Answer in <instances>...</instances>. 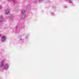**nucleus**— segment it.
<instances>
[{
  "mask_svg": "<svg viewBox=\"0 0 79 79\" xmlns=\"http://www.w3.org/2000/svg\"><path fill=\"white\" fill-rule=\"evenodd\" d=\"M44 0H39V2H43Z\"/></svg>",
  "mask_w": 79,
  "mask_h": 79,
  "instance_id": "f8f14e48",
  "label": "nucleus"
},
{
  "mask_svg": "<svg viewBox=\"0 0 79 79\" xmlns=\"http://www.w3.org/2000/svg\"><path fill=\"white\" fill-rule=\"evenodd\" d=\"M10 13V10L8 9H6L5 10V15H8Z\"/></svg>",
  "mask_w": 79,
  "mask_h": 79,
  "instance_id": "7ed1b4c3",
  "label": "nucleus"
},
{
  "mask_svg": "<svg viewBox=\"0 0 79 79\" xmlns=\"http://www.w3.org/2000/svg\"><path fill=\"white\" fill-rule=\"evenodd\" d=\"M10 20H12V19H13V16H10Z\"/></svg>",
  "mask_w": 79,
  "mask_h": 79,
  "instance_id": "6e6552de",
  "label": "nucleus"
},
{
  "mask_svg": "<svg viewBox=\"0 0 79 79\" xmlns=\"http://www.w3.org/2000/svg\"><path fill=\"white\" fill-rule=\"evenodd\" d=\"M3 8V6H0V10H1V9H2Z\"/></svg>",
  "mask_w": 79,
  "mask_h": 79,
  "instance_id": "9b49d317",
  "label": "nucleus"
},
{
  "mask_svg": "<svg viewBox=\"0 0 79 79\" xmlns=\"http://www.w3.org/2000/svg\"><path fill=\"white\" fill-rule=\"evenodd\" d=\"M68 1H69V3H73V1L71 0H68Z\"/></svg>",
  "mask_w": 79,
  "mask_h": 79,
  "instance_id": "1a4fd4ad",
  "label": "nucleus"
},
{
  "mask_svg": "<svg viewBox=\"0 0 79 79\" xmlns=\"http://www.w3.org/2000/svg\"><path fill=\"white\" fill-rule=\"evenodd\" d=\"M4 61V60H2L0 62V68H2L3 67L4 69H8L9 68V64H3Z\"/></svg>",
  "mask_w": 79,
  "mask_h": 79,
  "instance_id": "f257e3e1",
  "label": "nucleus"
},
{
  "mask_svg": "<svg viewBox=\"0 0 79 79\" xmlns=\"http://www.w3.org/2000/svg\"><path fill=\"white\" fill-rule=\"evenodd\" d=\"M25 38H26V39H28V36H27L25 37Z\"/></svg>",
  "mask_w": 79,
  "mask_h": 79,
  "instance_id": "2eb2a0df",
  "label": "nucleus"
},
{
  "mask_svg": "<svg viewBox=\"0 0 79 79\" xmlns=\"http://www.w3.org/2000/svg\"><path fill=\"white\" fill-rule=\"evenodd\" d=\"M51 15H52V16H55V14H54V13H52L51 14Z\"/></svg>",
  "mask_w": 79,
  "mask_h": 79,
  "instance_id": "ddd939ff",
  "label": "nucleus"
},
{
  "mask_svg": "<svg viewBox=\"0 0 79 79\" xmlns=\"http://www.w3.org/2000/svg\"><path fill=\"white\" fill-rule=\"evenodd\" d=\"M25 12H26V10H22L21 11L22 13H24Z\"/></svg>",
  "mask_w": 79,
  "mask_h": 79,
  "instance_id": "0eeeda50",
  "label": "nucleus"
},
{
  "mask_svg": "<svg viewBox=\"0 0 79 79\" xmlns=\"http://www.w3.org/2000/svg\"><path fill=\"white\" fill-rule=\"evenodd\" d=\"M6 36L5 35L2 36L1 40L2 42H5L6 41Z\"/></svg>",
  "mask_w": 79,
  "mask_h": 79,
  "instance_id": "f03ea898",
  "label": "nucleus"
},
{
  "mask_svg": "<svg viewBox=\"0 0 79 79\" xmlns=\"http://www.w3.org/2000/svg\"><path fill=\"white\" fill-rule=\"evenodd\" d=\"M18 29H19V26H17L16 27V28L15 29V31H16V30H18Z\"/></svg>",
  "mask_w": 79,
  "mask_h": 79,
  "instance_id": "423d86ee",
  "label": "nucleus"
},
{
  "mask_svg": "<svg viewBox=\"0 0 79 79\" xmlns=\"http://www.w3.org/2000/svg\"><path fill=\"white\" fill-rule=\"evenodd\" d=\"M25 16H26V15H22L21 16V19H24V18H25Z\"/></svg>",
  "mask_w": 79,
  "mask_h": 79,
  "instance_id": "39448f33",
  "label": "nucleus"
},
{
  "mask_svg": "<svg viewBox=\"0 0 79 79\" xmlns=\"http://www.w3.org/2000/svg\"><path fill=\"white\" fill-rule=\"evenodd\" d=\"M3 21V17L2 15L0 16V22H2Z\"/></svg>",
  "mask_w": 79,
  "mask_h": 79,
  "instance_id": "20e7f679",
  "label": "nucleus"
},
{
  "mask_svg": "<svg viewBox=\"0 0 79 79\" xmlns=\"http://www.w3.org/2000/svg\"><path fill=\"white\" fill-rule=\"evenodd\" d=\"M13 0H7V1H8L9 2H11V1H12Z\"/></svg>",
  "mask_w": 79,
  "mask_h": 79,
  "instance_id": "4468645a",
  "label": "nucleus"
},
{
  "mask_svg": "<svg viewBox=\"0 0 79 79\" xmlns=\"http://www.w3.org/2000/svg\"><path fill=\"white\" fill-rule=\"evenodd\" d=\"M64 8H68V6H66V5H65L64 6Z\"/></svg>",
  "mask_w": 79,
  "mask_h": 79,
  "instance_id": "9d476101",
  "label": "nucleus"
},
{
  "mask_svg": "<svg viewBox=\"0 0 79 79\" xmlns=\"http://www.w3.org/2000/svg\"><path fill=\"white\" fill-rule=\"evenodd\" d=\"M64 1H67L68 2V0H64Z\"/></svg>",
  "mask_w": 79,
  "mask_h": 79,
  "instance_id": "dca6fc26",
  "label": "nucleus"
},
{
  "mask_svg": "<svg viewBox=\"0 0 79 79\" xmlns=\"http://www.w3.org/2000/svg\"><path fill=\"white\" fill-rule=\"evenodd\" d=\"M2 36V34H0V37H1Z\"/></svg>",
  "mask_w": 79,
  "mask_h": 79,
  "instance_id": "f3484780",
  "label": "nucleus"
},
{
  "mask_svg": "<svg viewBox=\"0 0 79 79\" xmlns=\"http://www.w3.org/2000/svg\"><path fill=\"white\" fill-rule=\"evenodd\" d=\"M19 39H21V38H20Z\"/></svg>",
  "mask_w": 79,
  "mask_h": 79,
  "instance_id": "a211bd4d",
  "label": "nucleus"
}]
</instances>
